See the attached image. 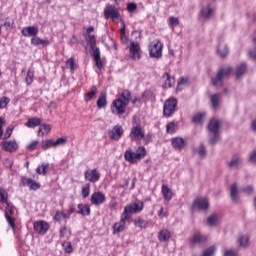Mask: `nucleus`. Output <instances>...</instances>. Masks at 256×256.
<instances>
[{
  "label": "nucleus",
  "mask_w": 256,
  "mask_h": 256,
  "mask_svg": "<svg viewBox=\"0 0 256 256\" xmlns=\"http://www.w3.org/2000/svg\"><path fill=\"white\" fill-rule=\"evenodd\" d=\"M179 26V18L172 16L169 18V27L170 29H175V27Z\"/></svg>",
  "instance_id": "8fccbe9b"
},
{
  "label": "nucleus",
  "mask_w": 256,
  "mask_h": 256,
  "mask_svg": "<svg viewBox=\"0 0 256 256\" xmlns=\"http://www.w3.org/2000/svg\"><path fill=\"white\" fill-rule=\"evenodd\" d=\"M198 155L200 157L205 158L207 156V149L205 148V145L201 144L197 151Z\"/></svg>",
  "instance_id": "603ef678"
},
{
  "label": "nucleus",
  "mask_w": 256,
  "mask_h": 256,
  "mask_svg": "<svg viewBox=\"0 0 256 256\" xmlns=\"http://www.w3.org/2000/svg\"><path fill=\"white\" fill-rule=\"evenodd\" d=\"M129 137L132 141H141V139H145V131L141 128V125L133 126Z\"/></svg>",
  "instance_id": "9d476101"
},
{
  "label": "nucleus",
  "mask_w": 256,
  "mask_h": 256,
  "mask_svg": "<svg viewBox=\"0 0 256 256\" xmlns=\"http://www.w3.org/2000/svg\"><path fill=\"white\" fill-rule=\"evenodd\" d=\"M205 241H207V237L200 233H197L192 237L193 245H199L201 243H205Z\"/></svg>",
  "instance_id": "72a5a7b5"
},
{
  "label": "nucleus",
  "mask_w": 256,
  "mask_h": 256,
  "mask_svg": "<svg viewBox=\"0 0 256 256\" xmlns=\"http://www.w3.org/2000/svg\"><path fill=\"white\" fill-rule=\"evenodd\" d=\"M65 253H73V245H71V242H66L63 244Z\"/></svg>",
  "instance_id": "13d9d810"
},
{
  "label": "nucleus",
  "mask_w": 256,
  "mask_h": 256,
  "mask_svg": "<svg viewBox=\"0 0 256 256\" xmlns=\"http://www.w3.org/2000/svg\"><path fill=\"white\" fill-rule=\"evenodd\" d=\"M38 145H39V141L34 140L30 144H28L27 149L28 151H34V149H36Z\"/></svg>",
  "instance_id": "680f3d73"
},
{
  "label": "nucleus",
  "mask_w": 256,
  "mask_h": 256,
  "mask_svg": "<svg viewBox=\"0 0 256 256\" xmlns=\"http://www.w3.org/2000/svg\"><path fill=\"white\" fill-rule=\"evenodd\" d=\"M13 135V127H8L4 133L3 139H9Z\"/></svg>",
  "instance_id": "e2e57ef3"
},
{
  "label": "nucleus",
  "mask_w": 256,
  "mask_h": 256,
  "mask_svg": "<svg viewBox=\"0 0 256 256\" xmlns=\"http://www.w3.org/2000/svg\"><path fill=\"white\" fill-rule=\"evenodd\" d=\"M26 185L33 191H37V189H39L41 187V185H39V183L33 181V179H31V178L26 179Z\"/></svg>",
  "instance_id": "a19ab883"
},
{
  "label": "nucleus",
  "mask_w": 256,
  "mask_h": 256,
  "mask_svg": "<svg viewBox=\"0 0 256 256\" xmlns=\"http://www.w3.org/2000/svg\"><path fill=\"white\" fill-rule=\"evenodd\" d=\"M177 127V124L175 122H170L166 126L167 133H175V129Z\"/></svg>",
  "instance_id": "5fc2aeb1"
},
{
  "label": "nucleus",
  "mask_w": 256,
  "mask_h": 256,
  "mask_svg": "<svg viewBox=\"0 0 256 256\" xmlns=\"http://www.w3.org/2000/svg\"><path fill=\"white\" fill-rule=\"evenodd\" d=\"M31 44L35 45L36 47H39V45H42V47H47V45H51V42L49 40H43L35 36V37H32Z\"/></svg>",
  "instance_id": "a878e982"
},
{
  "label": "nucleus",
  "mask_w": 256,
  "mask_h": 256,
  "mask_svg": "<svg viewBox=\"0 0 256 256\" xmlns=\"http://www.w3.org/2000/svg\"><path fill=\"white\" fill-rule=\"evenodd\" d=\"M38 133H41L42 137H44V135H49V133H51V125L40 124Z\"/></svg>",
  "instance_id": "4c0bfd02"
},
{
  "label": "nucleus",
  "mask_w": 256,
  "mask_h": 256,
  "mask_svg": "<svg viewBox=\"0 0 256 256\" xmlns=\"http://www.w3.org/2000/svg\"><path fill=\"white\" fill-rule=\"evenodd\" d=\"M34 231L40 233V235H45L49 231V224L45 221H39L34 223Z\"/></svg>",
  "instance_id": "aec40b11"
},
{
  "label": "nucleus",
  "mask_w": 256,
  "mask_h": 256,
  "mask_svg": "<svg viewBox=\"0 0 256 256\" xmlns=\"http://www.w3.org/2000/svg\"><path fill=\"white\" fill-rule=\"evenodd\" d=\"M177 111V99L169 98L164 102L163 115L164 117H171Z\"/></svg>",
  "instance_id": "6e6552de"
},
{
  "label": "nucleus",
  "mask_w": 256,
  "mask_h": 256,
  "mask_svg": "<svg viewBox=\"0 0 256 256\" xmlns=\"http://www.w3.org/2000/svg\"><path fill=\"white\" fill-rule=\"evenodd\" d=\"M11 99H9V97L7 96H3L2 98H0V109H5V107H7V105H9Z\"/></svg>",
  "instance_id": "3c124183"
},
{
  "label": "nucleus",
  "mask_w": 256,
  "mask_h": 256,
  "mask_svg": "<svg viewBox=\"0 0 256 256\" xmlns=\"http://www.w3.org/2000/svg\"><path fill=\"white\" fill-rule=\"evenodd\" d=\"M210 101L213 109H217V107H219V103L221 102V94H212L210 96Z\"/></svg>",
  "instance_id": "e433bc0d"
},
{
  "label": "nucleus",
  "mask_w": 256,
  "mask_h": 256,
  "mask_svg": "<svg viewBox=\"0 0 256 256\" xmlns=\"http://www.w3.org/2000/svg\"><path fill=\"white\" fill-rule=\"evenodd\" d=\"M213 15V9L211 7L207 6L205 8H202L200 17L204 19L205 21L209 20V18Z\"/></svg>",
  "instance_id": "2f4dec72"
},
{
  "label": "nucleus",
  "mask_w": 256,
  "mask_h": 256,
  "mask_svg": "<svg viewBox=\"0 0 256 256\" xmlns=\"http://www.w3.org/2000/svg\"><path fill=\"white\" fill-rule=\"evenodd\" d=\"M249 57L251 59H253V61H256V48H253L250 52H249Z\"/></svg>",
  "instance_id": "774afa93"
},
{
  "label": "nucleus",
  "mask_w": 256,
  "mask_h": 256,
  "mask_svg": "<svg viewBox=\"0 0 256 256\" xmlns=\"http://www.w3.org/2000/svg\"><path fill=\"white\" fill-rule=\"evenodd\" d=\"M142 97L144 99H153V92L151 90H146L144 91V93L142 94Z\"/></svg>",
  "instance_id": "0e129e2a"
},
{
  "label": "nucleus",
  "mask_w": 256,
  "mask_h": 256,
  "mask_svg": "<svg viewBox=\"0 0 256 256\" xmlns=\"http://www.w3.org/2000/svg\"><path fill=\"white\" fill-rule=\"evenodd\" d=\"M65 143H67L65 138H58L56 141H54L55 147H59V145H65Z\"/></svg>",
  "instance_id": "338daca9"
},
{
  "label": "nucleus",
  "mask_w": 256,
  "mask_h": 256,
  "mask_svg": "<svg viewBox=\"0 0 256 256\" xmlns=\"http://www.w3.org/2000/svg\"><path fill=\"white\" fill-rule=\"evenodd\" d=\"M33 77H34L33 71L28 70L26 75V85H31V83H33Z\"/></svg>",
  "instance_id": "864d4df0"
},
{
  "label": "nucleus",
  "mask_w": 256,
  "mask_h": 256,
  "mask_svg": "<svg viewBox=\"0 0 256 256\" xmlns=\"http://www.w3.org/2000/svg\"><path fill=\"white\" fill-rule=\"evenodd\" d=\"M221 120L213 118L208 124V131L212 137L209 139V145H216L219 143V129H221Z\"/></svg>",
  "instance_id": "20e7f679"
},
{
  "label": "nucleus",
  "mask_w": 256,
  "mask_h": 256,
  "mask_svg": "<svg viewBox=\"0 0 256 256\" xmlns=\"http://www.w3.org/2000/svg\"><path fill=\"white\" fill-rule=\"evenodd\" d=\"M149 55L152 59H161L163 57V43L155 40L149 45Z\"/></svg>",
  "instance_id": "0eeeda50"
},
{
  "label": "nucleus",
  "mask_w": 256,
  "mask_h": 256,
  "mask_svg": "<svg viewBox=\"0 0 256 256\" xmlns=\"http://www.w3.org/2000/svg\"><path fill=\"white\" fill-rule=\"evenodd\" d=\"M48 169H49V164H42L41 166L37 167L36 173H38V175H47Z\"/></svg>",
  "instance_id": "c03bdc74"
},
{
  "label": "nucleus",
  "mask_w": 256,
  "mask_h": 256,
  "mask_svg": "<svg viewBox=\"0 0 256 256\" xmlns=\"http://www.w3.org/2000/svg\"><path fill=\"white\" fill-rule=\"evenodd\" d=\"M66 65L67 67H69V69L71 71H75V59L74 58H70L66 61Z\"/></svg>",
  "instance_id": "bf43d9fd"
},
{
  "label": "nucleus",
  "mask_w": 256,
  "mask_h": 256,
  "mask_svg": "<svg viewBox=\"0 0 256 256\" xmlns=\"http://www.w3.org/2000/svg\"><path fill=\"white\" fill-rule=\"evenodd\" d=\"M217 54L221 59H225L229 56V46L224 41H220L217 47Z\"/></svg>",
  "instance_id": "a211bd4d"
},
{
  "label": "nucleus",
  "mask_w": 256,
  "mask_h": 256,
  "mask_svg": "<svg viewBox=\"0 0 256 256\" xmlns=\"http://www.w3.org/2000/svg\"><path fill=\"white\" fill-rule=\"evenodd\" d=\"M162 79H164L166 87H173L175 85V77H171L167 72L163 74Z\"/></svg>",
  "instance_id": "f704fd0d"
},
{
  "label": "nucleus",
  "mask_w": 256,
  "mask_h": 256,
  "mask_svg": "<svg viewBox=\"0 0 256 256\" xmlns=\"http://www.w3.org/2000/svg\"><path fill=\"white\" fill-rule=\"evenodd\" d=\"M247 73V63L242 62L236 67V77L237 79H241L243 75Z\"/></svg>",
  "instance_id": "c85d7f7f"
},
{
  "label": "nucleus",
  "mask_w": 256,
  "mask_h": 256,
  "mask_svg": "<svg viewBox=\"0 0 256 256\" xmlns=\"http://www.w3.org/2000/svg\"><path fill=\"white\" fill-rule=\"evenodd\" d=\"M79 215H91V207L89 205H83V204H78V211Z\"/></svg>",
  "instance_id": "473e14b6"
},
{
  "label": "nucleus",
  "mask_w": 256,
  "mask_h": 256,
  "mask_svg": "<svg viewBox=\"0 0 256 256\" xmlns=\"http://www.w3.org/2000/svg\"><path fill=\"white\" fill-rule=\"evenodd\" d=\"M208 227H217V225H219V223H221L220 219H219V215L217 214H212L207 218L206 221Z\"/></svg>",
  "instance_id": "b1692460"
},
{
  "label": "nucleus",
  "mask_w": 256,
  "mask_h": 256,
  "mask_svg": "<svg viewBox=\"0 0 256 256\" xmlns=\"http://www.w3.org/2000/svg\"><path fill=\"white\" fill-rule=\"evenodd\" d=\"M158 239L161 243H164L165 241H169L171 239V232L167 229H163L158 233Z\"/></svg>",
  "instance_id": "c756f323"
},
{
  "label": "nucleus",
  "mask_w": 256,
  "mask_h": 256,
  "mask_svg": "<svg viewBox=\"0 0 256 256\" xmlns=\"http://www.w3.org/2000/svg\"><path fill=\"white\" fill-rule=\"evenodd\" d=\"M95 95H97V86H92L91 91L85 95V101L86 102L91 101V99H93V97H95Z\"/></svg>",
  "instance_id": "37998d69"
},
{
  "label": "nucleus",
  "mask_w": 256,
  "mask_h": 256,
  "mask_svg": "<svg viewBox=\"0 0 256 256\" xmlns=\"http://www.w3.org/2000/svg\"><path fill=\"white\" fill-rule=\"evenodd\" d=\"M241 165H243V158L237 154L233 155L230 161L227 162V166L233 171L239 169Z\"/></svg>",
  "instance_id": "ddd939ff"
},
{
  "label": "nucleus",
  "mask_w": 256,
  "mask_h": 256,
  "mask_svg": "<svg viewBox=\"0 0 256 256\" xmlns=\"http://www.w3.org/2000/svg\"><path fill=\"white\" fill-rule=\"evenodd\" d=\"M146 155L147 150L145 149V146H139L136 151H133L132 148H128L124 152V159L132 165H137L141 159H145Z\"/></svg>",
  "instance_id": "f03ea898"
},
{
  "label": "nucleus",
  "mask_w": 256,
  "mask_h": 256,
  "mask_svg": "<svg viewBox=\"0 0 256 256\" xmlns=\"http://www.w3.org/2000/svg\"><path fill=\"white\" fill-rule=\"evenodd\" d=\"M129 220L127 216H124L123 214L121 215V219L119 222L114 223L113 225V233H121L122 231H125V223L126 221Z\"/></svg>",
  "instance_id": "412c9836"
},
{
  "label": "nucleus",
  "mask_w": 256,
  "mask_h": 256,
  "mask_svg": "<svg viewBox=\"0 0 256 256\" xmlns=\"http://www.w3.org/2000/svg\"><path fill=\"white\" fill-rule=\"evenodd\" d=\"M230 197L233 203H239V190L237 189L236 183L230 186Z\"/></svg>",
  "instance_id": "5701e85b"
},
{
  "label": "nucleus",
  "mask_w": 256,
  "mask_h": 256,
  "mask_svg": "<svg viewBox=\"0 0 256 256\" xmlns=\"http://www.w3.org/2000/svg\"><path fill=\"white\" fill-rule=\"evenodd\" d=\"M224 256H239V253L235 249H229L224 251Z\"/></svg>",
  "instance_id": "052dcab7"
},
{
  "label": "nucleus",
  "mask_w": 256,
  "mask_h": 256,
  "mask_svg": "<svg viewBox=\"0 0 256 256\" xmlns=\"http://www.w3.org/2000/svg\"><path fill=\"white\" fill-rule=\"evenodd\" d=\"M0 199L1 203H5L7 205L5 209V219L9 225V228L15 231V213L13 212V205L7 202V192L5 190L0 189Z\"/></svg>",
  "instance_id": "7ed1b4c3"
},
{
  "label": "nucleus",
  "mask_w": 256,
  "mask_h": 256,
  "mask_svg": "<svg viewBox=\"0 0 256 256\" xmlns=\"http://www.w3.org/2000/svg\"><path fill=\"white\" fill-rule=\"evenodd\" d=\"M91 193V185L90 184H85L82 187V197L84 199H87V197H89V194Z\"/></svg>",
  "instance_id": "09e8293b"
},
{
  "label": "nucleus",
  "mask_w": 256,
  "mask_h": 256,
  "mask_svg": "<svg viewBox=\"0 0 256 256\" xmlns=\"http://www.w3.org/2000/svg\"><path fill=\"white\" fill-rule=\"evenodd\" d=\"M84 178L86 181H90V183H97L101 179V173L97 169L87 170L84 173Z\"/></svg>",
  "instance_id": "4468645a"
},
{
  "label": "nucleus",
  "mask_w": 256,
  "mask_h": 256,
  "mask_svg": "<svg viewBox=\"0 0 256 256\" xmlns=\"http://www.w3.org/2000/svg\"><path fill=\"white\" fill-rule=\"evenodd\" d=\"M171 143L175 151H182V149H185V146L187 145V142H185V139H183L182 137L172 138Z\"/></svg>",
  "instance_id": "dca6fc26"
},
{
  "label": "nucleus",
  "mask_w": 256,
  "mask_h": 256,
  "mask_svg": "<svg viewBox=\"0 0 256 256\" xmlns=\"http://www.w3.org/2000/svg\"><path fill=\"white\" fill-rule=\"evenodd\" d=\"M181 85H189V77H181L177 82V91H181Z\"/></svg>",
  "instance_id": "de8ad7c7"
},
{
  "label": "nucleus",
  "mask_w": 256,
  "mask_h": 256,
  "mask_svg": "<svg viewBox=\"0 0 256 256\" xmlns=\"http://www.w3.org/2000/svg\"><path fill=\"white\" fill-rule=\"evenodd\" d=\"M237 245L240 247V249H247V247H249V236H240L237 240Z\"/></svg>",
  "instance_id": "bb28decb"
},
{
  "label": "nucleus",
  "mask_w": 256,
  "mask_h": 256,
  "mask_svg": "<svg viewBox=\"0 0 256 256\" xmlns=\"http://www.w3.org/2000/svg\"><path fill=\"white\" fill-rule=\"evenodd\" d=\"M216 252H217V246L212 245L203 251L202 256H215Z\"/></svg>",
  "instance_id": "79ce46f5"
},
{
  "label": "nucleus",
  "mask_w": 256,
  "mask_h": 256,
  "mask_svg": "<svg viewBox=\"0 0 256 256\" xmlns=\"http://www.w3.org/2000/svg\"><path fill=\"white\" fill-rule=\"evenodd\" d=\"M162 195L165 201H170L171 199H173V192L167 185L162 186Z\"/></svg>",
  "instance_id": "7c9ffc66"
},
{
  "label": "nucleus",
  "mask_w": 256,
  "mask_h": 256,
  "mask_svg": "<svg viewBox=\"0 0 256 256\" xmlns=\"http://www.w3.org/2000/svg\"><path fill=\"white\" fill-rule=\"evenodd\" d=\"M123 126L121 125H115L109 132L108 135L110 137V139H112L113 141H119V139H121V137H123Z\"/></svg>",
  "instance_id": "9b49d317"
},
{
  "label": "nucleus",
  "mask_w": 256,
  "mask_h": 256,
  "mask_svg": "<svg viewBox=\"0 0 256 256\" xmlns=\"http://www.w3.org/2000/svg\"><path fill=\"white\" fill-rule=\"evenodd\" d=\"M232 71L233 68L231 67L221 68L217 72L216 76L212 78V85H214V87H223V79H225V77H229Z\"/></svg>",
  "instance_id": "423d86ee"
},
{
  "label": "nucleus",
  "mask_w": 256,
  "mask_h": 256,
  "mask_svg": "<svg viewBox=\"0 0 256 256\" xmlns=\"http://www.w3.org/2000/svg\"><path fill=\"white\" fill-rule=\"evenodd\" d=\"M0 21L3 23L1 27H5L6 29H11L15 25V20L11 18L1 19Z\"/></svg>",
  "instance_id": "ea45409f"
},
{
  "label": "nucleus",
  "mask_w": 256,
  "mask_h": 256,
  "mask_svg": "<svg viewBox=\"0 0 256 256\" xmlns=\"http://www.w3.org/2000/svg\"><path fill=\"white\" fill-rule=\"evenodd\" d=\"M26 127H30L31 129H35V127H40L41 125V118L32 117L29 118L28 121L25 123Z\"/></svg>",
  "instance_id": "cd10ccee"
},
{
  "label": "nucleus",
  "mask_w": 256,
  "mask_h": 256,
  "mask_svg": "<svg viewBox=\"0 0 256 256\" xmlns=\"http://www.w3.org/2000/svg\"><path fill=\"white\" fill-rule=\"evenodd\" d=\"M249 163L256 165V149L249 153Z\"/></svg>",
  "instance_id": "4d7b16f0"
},
{
  "label": "nucleus",
  "mask_w": 256,
  "mask_h": 256,
  "mask_svg": "<svg viewBox=\"0 0 256 256\" xmlns=\"http://www.w3.org/2000/svg\"><path fill=\"white\" fill-rule=\"evenodd\" d=\"M86 41L89 43L91 49H95V47H97L95 35L88 34Z\"/></svg>",
  "instance_id": "a18cd8bd"
},
{
  "label": "nucleus",
  "mask_w": 256,
  "mask_h": 256,
  "mask_svg": "<svg viewBox=\"0 0 256 256\" xmlns=\"http://www.w3.org/2000/svg\"><path fill=\"white\" fill-rule=\"evenodd\" d=\"M203 117H205V114H203V113L196 114L193 117L192 121H193V123H202L203 122Z\"/></svg>",
  "instance_id": "6e6d98bb"
},
{
  "label": "nucleus",
  "mask_w": 256,
  "mask_h": 256,
  "mask_svg": "<svg viewBox=\"0 0 256 256\" xmlns=\"http://www.w3.org/2000/svg\"><path fill=\"white\" fill-rule=\"evenodd\" d=\"M131 101V92L124 90L121 95L112 102L111 111L116 115H123L127 110V105Z\"/></svg>",
  "instance_id": "f257e3e1"
},
{
  "label": "nucleus",
  "mask_w": 256,
  "mask_h": 256,
  "mask_svg": "<svg viewBox=\"0 0 256 256\" xmlns=\"http://www.w3.org/2000/svg\"><path fill=\"white\" fill-rule=\"evenodd\" d=\"M130 57L134 61H139V59H141V46H139V42H131Z\"/></svg>",
  "instance_id": "f8f14e48"
},
{
  "label": "nucleus",
  "mask_w": 256,
  "mask_h": 256,
  "mask_svg": "<svg viewBox=\"0 0 256 256\" xmlns=\"http://www.w3.org/2000/svg\"><path fill=\"white\" fill-rule=\"evenodd\" d=\"M104 17L105 19H112V21H115L117 19H121V13H119V9L117 7L108 4L104 8Z\"/></svg>",
  "instance_id": "1a4fd4ad"
},
{
  "label": "nucleus",
  "mask_w": 256,
  "mask_h": 256,
  "mask_svg": "<svg viewBox=\"0 0 256 256\" xmlns=\"http://www.w3.org/2000/svg\"><path fill=\"white\" fill-rule=\"evenodd\" d=\"M134 224L140 229H147V225H149V222H147V220L143 218H137L136 220H134Z\"/></svg>",
  "instance_id": "58836bf2"
},
{
  "label": "nucleus",
  "mask_w": 256,
  "mask_h": 256,
  "mask_svg": "<svg viewBox=\"0 0 256 256\" xmlns=\"http://www.w3.org/2000/svg\"><path fill=\"white\" fill-rule=\"evenodd\" d=\"M105 194H103L102 192H94L91 195V203L92 205H103L105 203Z\"/></svg>",
  "instance_id": "6ab92c4d"
},
{
  "label": "nucleus",
  "mask_w": 256,
  "mask_h": 256,
  "mask_svg": "<svg viewBox=\"0 0 256 256\" xmlns=\"http://www.w3.org/2000/svg\"><path fill=\"white\" fill-rule=\"evenodd\" d=\"M98 109H105L107 107V92H102L97 100Z\"/></svg>",
  "instance_id": "393cba45"
},
{
  "label": "nucleus",
  "mask_w": 256,
  "mask_h": 256,
  "mask_svg": "<svg viewBox=\"0 0 256 256\" xmlns=\"http://www.w3.org/2000/svg\"><path fill=\"white\" fill-rule=\"evenodd\" d=\"M143 207H144L143 201L135 200V202L125 206L124 212L122 213V215L126 217V219H129L131 215L141 213V211H143Z\"/></svg>",
  "instance_id": "39448f33"
},
{
  "label": "nucleus",
  "mask_w": 256,
  "mask_h": 256,
  "mask_svg": "<svg viewBox=\"0 0 256 256\" xmlns=\"http://www.w3.org/2000/svg\"><path fill=\"white\" fill-rule=\"evenodd\" d=\"M41 147L44 150L49 149L50 147H55V141L51 140V139H47L45 141H42L41 143Z\"/></svg>",
  "instance_id": "49530a36"
},
{
  "label": "nucleus",
  "mask_w": 256,
  "mask_h": 256,
  "mask_svg": "<svg viewBox=\"0 0 256 256\" xmlns=\"http://www.w3.org/2000/svg\"><path fill=\"white\" fill-rule=\"evenodd\" d=\"M53 219L57 223H61V221H67V219H69V215L65 214L62 211H56V214L54 215Z\"/></svg>",
  "instance_id": "c9c22d12"
},
{
  "label": "nucleus",
  "mask_w": 256,
  "mask_h": 256,
  "mask_svg": "<svg viewBox=\"0 0 256 256\" xmlns=\"http://www.w3.org/2000/svg\"><path fill=\"white\" fill-rule=\"evenodd\" d=\"M193 209H198L199 211L209 209V200L206 198H197L193 203Z\"/></svg>",
  "instance_id": "2eb2a0df"
},
{
  "label": "nucleus",
  "mask_w": 256,
  "mask_h": 256,
  "mask_svg": "<svg viewBox=\"0 0 256 256\" xmlns=\"http://www.w3.org/2000/svg\"><path fill=\"white\" fill-rule=\"evenodd\" d=\"M1 147L4 149V151H8V153H15V151H17L19 148V145L16 141H2Z\"/></svg>",
  "instance_id": "f3484780"
},
{
  "label": "nucleus",
  "mask_w": 256,
  "mask_h": 256,
  "mask_svg": "<svg viewBox=\"0 0 256 256\" xmlns=\"http://www.w3.org/2000/svg\"><path fill=\"white\" fill-rule=\"evenodd\" d=\"M21 34L23 35V37H37V35L39 34V28L35 26L24 27L21 30Z\"/></svg>",
  "instance_id": "4be33fe9"
},
{
  "label": "nucleus",
  "mask_w": 256,
  "mask_h": 256,
  "mask_svg": "<svg viewBox=\"0 0 256 256\" xmlns=\"http://www.w3.org/2000/svg\"><path fill=\"white\" fill-rule=\"evenodd\" d=\"M5 118L0 117V139L3 138V127H5Z\"/></svg>",
  "instance_id": "69168bd1"
}]
</instances>
